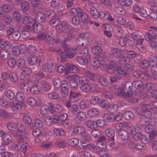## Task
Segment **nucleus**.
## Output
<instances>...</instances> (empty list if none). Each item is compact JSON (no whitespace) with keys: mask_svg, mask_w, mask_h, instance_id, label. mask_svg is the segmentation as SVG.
<instances>
[{"mask_svg":"<svg viewBox=\"0 0 157 157\" xmlns=\"http://www.w3.org/2000/svg\"><path fill=\"white\" fill-rule=\"evenodd\" d=\"M149 63H150L148 61L146 60H144L140 63L139 66L141 68L146 69L149 66Z\"/></svg>","mask_w":157,"mask_h":157,"instance_id":"55","label":"nucleus"},{"mask_svg":"<svg viewBox=\"0 0 157 157\" xmlns=\"http://www.w3.org/2000/svg\"><path fill=\"white\" fill-rule=\"evenodd\" d=\"M85 124L88 128L91 129H94L96 128L95 122L92 120H88L86 121Z\"/></svg>","mask_w":157,"mask_h":157,"instance_id":"36","label":"nucleus"},{"mask_svg":"<svg viewBox=\"0 0 157 157\" xmlns=\"http://www.w3.org/2000/svg\"><path fill=\"white\" fill-rule=\"evenodd\" d=\"M79 52L87 59H90V56L89 53V49L87 47L84 48V46L80 48Z\"/></svg>","mask_w":157,"mask_h":157,"instance_id":"23","label":"nucleus"},{"mask_svg":"<svg viewBox=\"0 0 157 157\" xmlns=\"http://www.w3.org/2000/svg\"><path fill=\"white\" fill-rule=\"evenodd\" d=\"M13 17L15 21H19L21 20V16L20 13L17 11H15L13 13Z\"/></svg>","mask_w":157,"mask_h":157,"instance_id":"62","label":"nucleus"},{"mask_svg":"<svg viewBox=\"0 0 157 157\" xmlns=\"http://www.w3.org/2000/svg\"><path fill=\"white\" fill-rule=\"evenodd\" d=\"M11 47V44L10 42L8 41H0V47L3 48H6L8 49L10 48Z\"/></svg>","mask_w":157,"mask_h":157,"instance_id":"45","label":"nucleus"},{"mask_svg":"<svg viewBox=\"0 0 157 157\" xmlns=\"http://www.w3.org/2000/svg\"><path fill=\"white\" fill-rule=\"evenodd\" d=\"M86 131L85 128L82 126H76L73 128V132L76 134H82Z\"/></svg>","mask_w":157,"mask_h":157,"instance_id":"37","label":"nucleus"},{"mask_svg":"<svg viewBox=\"0 0 157 157\" xmlns=\"http://www.w3.org/2000/svg\"><path fill=\"white\" fill-rule=\"evenodd\" d=\"M130 61V58L128 56H123L120 58L119 62L120 64H124L129 63Z\"/></svg>","mask_w":157,"mask_h":157,"instance_id":"46","label":"nucleus"},{"mask_svg":"<svg viewBox=\"0 0 157 157\" xmlns=\"http://www.w3.org/2000/svg\"><path fill=\"white\" fill-rule=\"evenodd\" d=\"M107 72L109 74L114 73L116 76L119 77H124L127 74L125 71L118 67L115 68L113 66L110 67L107 70Z\"/></svg>","mask_w":157,"mask_h":157,"instance_id":"4","label":"nucleus"},{"mask_svg":"<svg viewBox=\"0 0 157 157\" xmlns=\"http://www.w3.org/2000/svg\"><path fill=\"white\" fill-rule=\"evenodd\" d=\"M131 37L134 41L136 42V47L141 51L143 50V47L142 46L144 39L142 38L140 32L139 31H137L131 34Z\"/></svg>","mask_w":157,"mask_h":157,"instance_id":"1","label":"nucleus"},{"mask_svg":"<svg viewBox=\"0 0 157 157\" xmlns=\"http://www.w3.org/2000/svg\"><path fill=\"white\" fill-rule=\"evenodd\" d=\"M90 59L83 58L82 57H79L76 59V61L80 65H85L88 63Z\"/></svg>","mask_w":157,"mask_h":157,"instance_id":"32","label":"nucleus"},{"mask_svg":"<svg viewBox=\"0 0 157 157\" xmlns=\"http://www.w3.org/2000/svg\"><path fill=\"white\" fill-rule=\"evenodd\" d=\"M61 91L63 93L64 95L66 96H67L68 94V86L67 84V82L66 81H62V83L60 86Z\"/></svg>","mask_w":157,"mask_h":157,"instance_id":"19","label":"nucleus"},{"mask_svg":"<svg viewBox=\"0 0 157 157\" xmlns=\"http://www.w3.org/2000/svg\"><path fill=\"white\" fill-rule=\"evenodd\" d=\"M124 117L126 120H129L134 117V114L131 111L125 112L123 114Z\"/></svg>","mask_w":157,"mask_h":157,"instance_id":"48","label":"nucleus"},{"mask_svg":"<svg viewBox=\"0 0 157 157\" xmlns=\"http://www.w3.org/2000/svg\"><path fill=\"white\" fill-rule=\"evenodd\" d=\"M102 118L107 122H111L114 120V115L112 113H106L103 115Z\"/></svg>","mask_w":157,"mask_h":157,"instance_id":"24","label":"nucleus"},{"mask_svg":"<svg viewBox=\"0 0 157 157\" xmlns=\"http://www.w3.org/2000/svg\"><path fill=\"white\" fill-rule=\"evenodd\" d=\"M45 14L42 12L39 11L36 13L35 20L37 22L39 23L43 22L45 21Z\"/></svg>","mask_w":157,"mask_h":157,"instance_id":"12","label":"nucleus"},{"mask_svg":"<svg viewBox=\"0 0 157 157\" xmlns=\"http://www.w3.org/2000/svg\"><path fill=\"white\" fill-rule=\"evenodd\" d=\"M118 137L123 140H128L129 138L128 133L127 131L123 130H121L118 132Z\"/></svg>","mask_w":157,"mask_h":157,"instance_id":"18","label":"nucleus"},{"mask_svg":"<svg viewBox=\"0 0 157 157\" xmlns=\"http://www.w3.org/2000/svg\"><path fill=\"white\" fill-rule=\"evenodd\" d=\"M133 86V82L130 81L126 82L124 85V87L126 91L127 95L129 97L133 95L134 93V92L132 90Z\"/></svg>","mask_w":157,"mask_h":157,"instance_id":"7","label":"nucleus"},{"mask_svg":"<svg viewBox=\"0 0 157 157\" xmlns=\"http://www.w3.org/2000/svg\"><path fill=\"white\" fill-rule=\"evenodd\" d=\"M133 86L137 90H138L139 92H142L144 89V84L140 80L133 81Z\"/></svg>","mask_w":157,"mask_h":157,"instance_id":"14","label":"nucleus"},{"mask_svg":"<svg viewBox=\"0 0 157 157\" xmlns=\"http://www.w3.org/2000/svg\"><path fill=\"white\" fill-rule=\"evenodd\" d=\"M123 31L120 26L116 27L114 31L115 36L118 38H120L122 36Z\"/></svg>","mask_w":157,"mask_h":157,"instance_id":"47","label":"nucleus"},{"mask_svg":"<svg viewBox=\"0 0 157 157\" xmlns=\"http://www.w3.org/2000/svg\"><path fill=\"white\" fill-rule=\"evenodd\" d=\"M29 80H31L27 79L26 83L22 82L20 85L21 90L25 94H28L30 93V88L29 86H31V85H29L28 83Z\"/></svg>","mask_w":157,"mask_h":157,"instance_id":"8","label":"nucleus"},{"mask_svg":"<svg viewBox=\"0 0 157 157\" xmlns=\"http://www.w3.org/2000/svg\"><path fill=\"white\" fill-rule=\"evenodd\" d=\"M73 52V50L66 53L61 52L59 54V55L61 57V60L64 61L66 60L67 58L71 59L74 57L75 54Z\"/></svg>","mask_w":157,"mask_h":157,"instance_id":"9","label":"nucleus"},{"mask_svg":"<svg viewBox=\"0 0 157 157\" xmlns=\"http://www.w3.org/2000/svg\"><path fill=\"white\" fill-rule=\"evenodd\" d=\"M91 87L87 83V82L84 83L80 86L81 90L85 92H87L91 90Z\"/></svg>","mask_w":157,"mask_h":157,"instance_id":"42","label":"nucleus"},{"mask_svg":"<svg viewBox=\"0 0 157 157\" xmlns=\"http://www.w3.org/2000/svg\"><path fill=\"white\" fill-rule=\"evenodd\" d=\"M99 83L101 86H105L109 84L108 79L106 78L101 76L98 78Z\"/></svg>","mask_w":157,"mask_h":157,"instance_id":"39","label":"nucleus"},{"mask_svg":"<svg viewBox=\"0 0 157 157\" xmlns=\"http://www.w3.org/2000/svg\"><path fill=\"white\" fill-rule=\"evenodd\" d=\"M26 51V48L24 44L19 46H14L12 48V52L13 55L17 56L20 53H24Z\"/></svg>","mask_w":157,"mask_h":157,"instance_id":"5","label":"nucleus"},{"mask_svg":"<svg viewBox=\"0 0 157 157\" xmlns=\"http://www.w3.org/2000/svg\"><path fill=\"white\" fill-rule=\"evenodd\" d=\"M41 67H42V69L44 71L48 73H52L54 71V66L52 63L49 64L45 63Z\"/></svg>","mask_w":157,"mask_h":157,"instance_id":"13","label":"nucleus"},{"mask_svg":"<svg viewBox=\"0 0 157 157\" xmlns=\"http://www.w3.org/2000/svg\"><path fill=\"white\" fill-rule=\"evenodd\" d=\"M105 132L108 138H110L112 140H114L115 132L113 130L110 128H107L105 130Z\"/></svg>","mask_w":157,"mask_h":157,"instance_id":"31","label":"nucleus"},{"mask_svg":"<svg viewBox=\"0 0 157 157\" xmlns=\"http://www.w3.org/2000/svg\"><path fill=\"white\" fill-rule=\"evenodd\" d=\"M91 16L94 18L97 19L99 16L98 10L94 7H92L90 9Z\"/></svg>","mask_w":157,"mask_h":157,"instance_id":"25","label":"nucleus"},{"mask_svg":"<svg viewBox=\"0 0 157 157\" xmlns=\"http://www.w3.org/2000/svg\"><path fill=\"white\" fill-rule=\"evenodd\" d=\"M7 63L8 66L12 68L15 66L16 63V61L15 58H10L8 59Z\"/></svg>","mask_w":157,"mask_h":157,"instance_id":"64","label":"nucleus"},{"mask_svg":"<svg viewBox=\"0 0 157 157\" xmlns=\"http://www.w3.org/2000/svg\"><path fill=\"white\" fill-rule=\"evenodd\" d=\"M23 120L26 123L29 124L30 128H32L33 127V124L32 122V120L29 116H27L24 117Z\"/></svg>","mask_w":157,"mask_h":157,"instance_id":"50","label":"nucleus"},{"mask_svg":"<svg viewBox=\"0 0 157 157\" xmlns=\"http://www.w3.org/2000/svg\"><path fill=\"white\" fill-rule=\"evenodd\" d=\"M21 9L23 12L28 11L30 8V5L29 2L25 1H23L21 4Z\"/></svg>","mask_w":157,"mask_h":157,"instance_id":"30","label":"nucleus"},{"mask_svg":"<svg viewBox=\"0 0 157 157\" xmlns=\"http://www.w3.org/2000/svg\"><path fill=\"white\" fill-rule=\"evenodd\" d=\"M98 153L100 157H112L109 155V153L106 148L100 149L98 151Z\"/></svg>","mask_w":157,"mask_h":157,"instance_id":"33","label":"nucleus"},{"mask_svg":"<svg viewBox=\"0 0 157 157\" xmlns=\"http://www.w3.org/2000/svg\"><path fill=\"white\" fill-rule=\"evenodd\" d=\"M145 38L147 41L152 42L155 39V34H151L148 33H146L145 35Z\"/></svg>","mask_w":157,"mask_h":157,"instance_id":"43","label":"nucleus"},{"mask_svg":"<svg viewBox=\"0 0 157 157\" xmlns=\"http://www.w3.org/2000/svg\"><path fill=\"white\" fill-rule=\"evenodd\" d=\"M61 22V21L59 19L57 18H55L51 19L49 21L50 25L54 27H57L59 25Z\"/></svg>","mask_w":157,"mask_h":157,"instance_id":"29","label":"nucleus"},{"mask_svg":"<svg viewBox=\"0 0 157 157\" xmlns=\"http://www.w3.org/2000/svg\"><path fill=\"white\" fill-rule=\"evenodd\" d=\"M86 114L84 112L80 111L78 112L76 115V117L78 120L82 121L86 118Z\"/></svg>","mask_w":157,"mask_h":157,"instance_id":"41","label":"nucleus"},{"mask_svg":"<svg viewBox=\"0 0 157 157\" xmlns=\"http://www.w3.org/2000/svg\"><path fill=\"white\" fill-rule=\"evenodd\" d=\"M23 106V103L22 102H18L15 104L12 105L11 107V108L13 111H20L22 109Z\"/></svg>","mask_w":157,"mask_h":157,"instance_id":"35","label":"nucleus"},{"mask_svg":"<svg viewBox=\"0 0 157 157\" xmlns=\"http://www.w3.org/2000/svg\"><path fill=\"white\" fill-rule=\"evenodd\" d=\"M6 97L10 100L13 99L15 97L14 93L10 90H8L5 92Z\"/></svg>","mask_w":157,"mask_h":157,"instance_id":"59","label":"nucleus"},{"mask_svg":"<svg viewBox=\"0 0 157 157\" xmlns=\"http://www.w3.org/2000/svg\"><path fill=\"white\" fill-rule=\"evenodd\" d=\"M148 4L151 6L150 9L153 11H157V6L155 5V0H149Z\"/></svg>","mask_w":157,"mask_h":157,"instance_id":"56","label":"nucleus"},{"mask_svg":"<svg viewBox=\"0 0 157 157\" xmlns=\"http://www.w3.org/2000/svg\"><path fill=\"white\" fill-rule=\"evenodd\" d=\"M62 83L60 78L58 77H55L53 80V84L54 86L56 88H59Z\"/></svg>","mask_w":157,"mask_h":157,"instance_id":"28","label":"nucleus"},{"mask_svg":"<svg viewBox=\"0 0 157 157\" xmlns=\"http://www.w3.org/2000/svg\"><path fill=\"white\" fill-rule=\"evenodd\" d=\"M69 83L70 86L72 89L75 90L77 88L78 83L74 76H72L71 78Z\"/></svg>","mask_w":157,"mask_h":157,"instance_id":"27","label":"nucleus"},{"mask_svg":"<svg viewBox=\"0 0 157 157\" xmlns=\"http://www.w3.org/2000/svg\"><path fill=\"white\" fill-rule=\"evenodd\" d=\"M6 128L9 131L15 132L16 133L18 131H24L23 125L21 124L17 123L14 122H10L6 124Z\"/></svg>","mask_w":157,"mask_h":157,"instance_id":"2","label":"nucleus"},{"mask_svg":"<svg viewBox=\"0 0 157 157\" xmlns=\"http://www.w3.org/2000/svg\"><path fill=\"white\" fill-rule=\"evenodd\" d=\"M46 40L49 42L52 41L55 39V37L51 32L46 33Z\"/></svg>","mask_w":157,"mask_h":157,"instance_id":"63","label":"nucleus"},{"mask_svg":"<svg viewBox=\"0 0 157 157\" xmlns=\"http://www.w3.org/2000/svg\"><path fill=\"white\" fill-rule=\"evenodd\" d=\"M24 98L25 96L24 94L21 92H17L15 96V98L16 100L20 102L23 103L22 101L24 99Z\"/></svg>","mask_w":157,"mask_h":157,"instance_id":"51","label":"nucleus"},{"mask_svg":"<svg viewBox=\"0 0 157 157\" xmlns=\"http://www.w3.org/2000/svg\"><path fill=\"white\" fill-rule=\"evenodd\" d=\"M10 78V81L13 83H17L18 82V76L16 72L11 73Z\"/></svg>","mask_w":157,"mask_h":157,"instance_id":"44","label":"nucleus"},{"mask_svg":"<svg viewBox=\"0 0 157 157\" xmlns=\"http://www.w3.org/2000/svg\"><path fill=\"white\" fill-rule=\"evenodd\" d=\"M0 136H2L4 144L6 145L8 144L12 140V137L10 134L4 133L2 130L0 131Z\"/></svg>","mask_w":157,"mask_h":157,"instance_id":"10","label":"nucleus"},{"mask_svg":"<svg viewBox=\"0 0 157 157\" xmlns=\"http://www.w3.org/2000/svg\"><path fill=\"white\" fill-rule=\"evenodd\" d=\"M45 14L46 16L48 18H52L56 15L54 11L52 10L48 9L45 11Z\"/></svg>","mask_w":157,"mask_h":157,"instance_id":"60","label":"nucleus"},{"mask_svg":"<svg viewBox=\"0 0 157 157\" xmlns=\"http://www.w3.org/2000/svg\"><path fill=\"white\" fill-rule=\"evenodd\" d=\"M66 72L69 73L71 72L74 73L78 72V69L75 65L72 64L67 63L66 64Z\"/></svg>","mask_w":157,"mask_h":157,"instance_id":"15","label":"nucleus"},{"mask_svg":"<svg viewBox=\"0 0 157 157\" xmlns=\"http://www.w3.org/2000/svg\"><path fill=\"white\" fill-rule=\"evenodd\" d=\"M109 14V13L107 11H101L99 13V16L98 17L102 20H106L108 17Z\"/></svg>","mask_w":157,"mask_h":157,"instance_id":"49","label":"nucleus"},{"mask_svg":"<svg viewBox=\"0 0 157 157\" xmlns=\"http://www.w3.org/2000/svg\"><path fill=\"white\" fill-rule=\"evenodd\" d=\"M99 113V111L96 108H92L87 111V114L88 116L91 117L96 116Z\"/></svg>","mask_w":157,"mask_h":157,"instance_id":"26","label":"nucleus"},{"mask_svg":"<svg viewBox=\"0 0 157 157\" xmlns=\"http://www.w3.org/2000/svg\"><path fill=\"white\" fill-rule=\"evenodd\" d=\"M111 55L114 57L118 58L121 57L122 55L121 51L117 48H113L111 51Z\"/></svg>","mask_w":157,"mask_h":157,"instance_id":"21","label":"nucleus"},{"mask_svg":"<svg viewBox=\"0 0 157 157\" xmlns=\"http://www.w3.org/2000/svg\"><path fill=\"white\" fill-rule=\"evenodd\" d=\"M37 56L35 55L30 56L28 58V62L31 65H34L36 63Z\"/></svg>","mask_w":157,"mask_h":157,"instance_id":"57","label":"nucleus"},{"mask_svg":"<svg viewBox=\"0 0 157 157\" xmlns=\"http://www.w3.org/2000/svg\"><path fill=\"white\" fill-rule=\"evenodd\" d=\"M0 56L3 59L5 60L10 57V53L8 49H2L0 52Z\"/></svg>","mask_w":157,"mask_h":157,"instance_id":"22","label":"nucleus"},{"mask_svg":"<svg viewBox=\"0 0 157 157\" xmlns=\"http://www.w3.org/2000/svg\"><path fill=\"white\" fill-rule=\"evenodd\" d=\"M29 85H31L30 93L33 94H37L40 91V87L38 85L39 81L38 80H29L28 82Z\"/></svg>","mask_w":157,"mask_h":157,"instance_id":"3","label":"nucleus"},{"mask_svg":"<svg viewBox=\"0 0 157 157\" xmlns=\"http://www.w3.org/2000/svg\"><path fill=\"white\" fill-rule=\"evenodd\" d=\"M40 88L42 90L45 92L49 91L51 89V86L49 83L45 81H42L41 82Z\"/></svg>","mask_w":157,"mask_h":157,"instance_id":"20","label":"nucleus"},{"mask_svg":"<svg viewBox=\"0 0 157 157\" xmlns=\"http://www.w3.org/2000/svg\"><path fill=\"white\" fill-rule=\"evenodd\" d=\"M43 28V26L42 24L40 23L34 24L32 28L34 32L36 33L40 32Z\"/></svg>","mask_w":157,"mask_h":157,"instance_id":"34","label":"nucleus"},{"mask_svg":"<svg viewBox=\"0 0 157 157\" xmlns=\"http://www.w3.org/2000/svg\"><path fill=\"white\" fill-rule=\"evenodd\" d=\"M92 51L93 53L97 56L102 54L103 52L102 48L99 44L98 43L92 47Z\"/></svg>","mask_w":157,"mask_h":157,"instance_id":"16","label":"nucleus"},{"mask_svg":"<svg viewBox=\"0 0 157 157\" xmlns=\"http://www.w3.org/2000/svg\"><path fill=\"white\" fill-rule=\"evenodd\" d=\"M89 104V101L88 100H83L80 102L79 106L81 109H84L88 107Z\"/></svg>","mask_w":157,"mask_h":157,"instance_id":"61","label":"nucleus"},{"mask_svg":"<svg viewBox=\"0 0 157 157\" xmlns=\"http://www.w3.org/2000/svg\"><path fill=\"white\" fill-rule=\"evenodd\" d=\"M78 140L75 138H73L69 139L68 141V144L71 146H75L78 144Z\"/></svg>","mask_w":157,"mask_h":157,"instance_id":"52","label":"nucleus"},{"mask_svg":"<svg viewBox=\"0 0 157 157\" xmlns=\"http://www.w3.org/2000/svg\"><path fill=\"white\" fill-rule=\"evenodd\" d=\"M21 36L20 32L19 31L16 30L13 33L12 37L14 41H17L20 39Z\"/></svg>","mask_w":157,"mask_h":157,"instance_id":"54","label":"nucleus"},{"mask_svg":"<svg viewBox=\"0 0 157 157\" xmlns=\"http://www.w3.org/2000/svg\"><path fill=\"white\" fill-rule=\"evenodd\" d=\"M31 3L32 6L34 7H40L42 6V2L40 0H32Z\"/></svg>","mask_w":157,"mask_h":157,"instance_id":"58","label":"nucleus"},{"mask_svg":"<svg viewBox=\"0 0 157 157\" xmlns=\"http://www.w3.org/2000/svg\"><path fill=\"white\" fill-rule=\"evenodd\" d=\"M83 13L82 10L79 8H72L70 11V13L72 16L79 18Z\"/></svg>","mask_w":157,"mask_h":157,"instance_id":"11","label":"nucleus"},{"mask_svg":"<svg viewBox=\"0 0 157 157\" xmlns=\"http://www.w3.org/2000/svg\"><path fill=\"white\" fill-rule=\"evenodd\" d=\"M117 3L123 6H129L132 4V1L130 0H117Z\"/></svg>","mask_w":157,"mask_h":157,"instance_id":"40","label":"nucleus"},{"mask_svg":"<svg viewBox=\"0 0 157 157\" xmlns=\"http://www.w3.org/2000/svg\"><path fill=\"white\" fill-rule=\"evenodd\" d=\"M53 133L57 136H64L66 134V132L63 130L58 128H55L54 129Z\"/></svg>","mask_w":157,"mask_h":157,"instance_id":"38","label":"nucleus"},{"mask_svg":"<svg viewBox=\"0 0 157 157\" xmlns=\"http://www.w3.org/2000/svg\"><path fill=\"white\" fill-rule=\"evenodd\" d=\"M24 24L26 25L24 26V29L31 30L32 26L35 23L34 20L28 16H25L23 20Z\"/></svg>","mask_w":157,"mask_h":157,"instance_id":"6","label":"nucleus"},{"mask_svg":"<svg viewBox=\"0 0 157 157\" xmlns=\"http://www.w3.org/2000/svg\"><path fill=\"white\" fill-rule=\"evenodd\" d=\"M23 131H18L16 133V136L19 138V141L22 143L26 142L27 139L26 134Z\"/></svg>","mask_w":157,"mask_h":157,"instance_id":"17","label":"nucleus"},{"mask_svg":"<svg viewBox=\"0 0 157 157\" xmlns=\"http://www.w3.org/2000/svg\"><path fill=\"white\" fill-rule=\"evenodd\" d=\"M116 13L120 15H124L126 14V11L121 7H116L114 8Z\"/></svg>","mask_w":157,"mask_h":157,"instance_id":"53","label":"nucleus"}]
</instances>
